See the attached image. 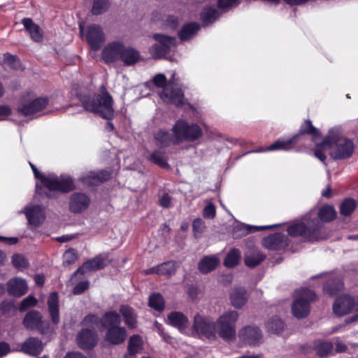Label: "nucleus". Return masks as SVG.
<instances>
[{"label": "nucleus", "mask_w": 358, "mask_h": 358, "mask_svg": "<svg viewBox=\"0 0 358 358\" xmlns=\"http://www.w3.org/2000/svg\"><path fill=\"white\" fill-rule=\"evenodd\" d=\"M355 150L352 141L343 136L339 127H334L329 131L328 135L321 143L315 148V156L320 161L326 159L325 152H329L334 159H345L350 157Z\"/></svg>", "instance_id": "1"}, {"label": "nucleus", "mask_w": 358, "mask_h": 358, "mask_svg": "<svg viewBox=\"0 0 358 358\" xmlns=\"http://www.w3.org/2000/svg\"><path fill=\"white\" fill-rule=\"evenodd\" d=\"M78 97L85 110L98 114L108 120L113 119L114 101L105 85L101 86L100 94H94L92 96L89 94H78ZM106 129L110 131H113V123L108 121Z\"/></svg>", "instance_id": "2"}, {"label": "nucleus", "mask_w": 358, "mask_h": 358, "mask_svg": "<svg viewBox=\"0 0 358 358\" xmlns=\"http://www.w3.org/2000/svg\"><path fill=\"white\" fill-rule=\"evenodd\" d=\"M29 166L33 171L34 178L41 181L43 186L46 188L48 192H45L44 195L48 199H56L55 192L62 194L71 192L76 189L73 178L67 175H60L57 176L55 173L45 176L41 173L36 166L31 162H29Z\"/></svg>", "instance_id": "3"}, {"label": "nucleus", "mask_w": 358, "mask_h": 358, "mask_svg": "<svg viewBox=\"0 0 358 358\" xmlns=\"http://www.w3.org/2000/svg\"><path fill=\"white\" fill-rule=\"evenodd\" d=\"M224 338V315H220L217 322L209 317L195 315L192 326V335L199 338L214 340L216 335Z\"/></svg>", "instance_id": "4"}, {"label": "nucleus", "mask_w": 358, "mask_h": 358, "mask_svg": "<svg viewBox=\"0 0 358 358\" xmlns=\"http://www.w3.org/2000/svg\"><path fill=\"white\" fill-rule=\"evenodd\" d=\"M306 224L303 222H295L288 227L287 231L292 237H302L309 241L320 239V229L322 228V223L317 218H310V215L305 217Z\"/></svg>", "instance_id": "5"}, {"label": "nucleus", "mask_w": 358, "mask_h": 358, "mask_svg": "<svg viewBox=\"0 0 358 358\" xmlns=\"http://www.w3.org/2000/svg\"><path fill=\"white\" fill-rule=\"evenodd\" d=\"M305 134L310 135L313 138V141H315L320 136L319 130L313 125L310 120H307L301 124L299 132L292 138L287 140L279 138L266 149L257 150V152L275 151L279 150H288L290 149V145L292 143H296L301 136Z\"/></svg>", "instance_id": "6"}, {"label": "nucleus", "mask_w": 358, "mask_h": 358, "mask_svg": "<svg viewBox=\"0 0 358 358\" xmlns=\"http://www.w3.org/2000/svg\"><path fill=\"white\" fill-rule=\"evenodd\" d=\"M315 294L311 290L303 288L298 292V296L293 301L292 312L294 317L303 318L310 313V302L314 300Z\"/></svg>", "instance_id": "7"}, {"label": "nucleus", "mask_w": 358, "mask_h": 358, "mask_svg": "<svg viewBox=\"0 0 358 358\" xmlns=\"http://www.w3.org/2000/svg\"><path fill=\"white\" fill-rule=\"evenodd\" d=\"M86 41L91 50L97 51L105 43V34L99 24H92L87 27Z\"/></svg>", "instance_id": "8"}, {"label": "nucleus", "mask_w": 358, "mask_h": 358, "mask_svg": "<svg viewBox=\"0 0 358 358\" xmlns=\"http://www.w3.org/2000/svg\"><path fill=\"white\" fill-rule=\"evenodd\" d=\"M76 340L80 349L91 350L96 346L99 337L94 329L83 328L78 331Z\"/></svg>", "instance_id": "9"}, {"label": "nucleus", "mask_w": 358, "mask_h": 358, "mask_svg": "<svg viewBox=\"0 0 358 358\" xmlns=\"http://www.w3.org/2000/svg\"><path fill=\"white\" fill-rule=\"evenodd\" d=\"M22 324L27 329H37L42 334H44L48 329V324L43 320L41 313L35 310L26 313Z\"/></svg>", "instance_id": "10"}, {"label": "nucleus", "mask_w": 358, "mask_h": 358, "mask_svg": "<svg viewBox=\"0 0 358 358\" xmlns=\"http://www.w3.org/2000/svg\"><path fill=\"white\" fill-rule=\"evenodd\" d=\"M48 103L49 99L48 96H40L27 103L22 104V106L17 108V111L24 117H30L42 111Z\"/></svg>", "instance_id": "11"}, {"label": "nucleus", "mask_w": 358, "mask_h": 358, "mask_svg": "<svg viewBox=\"0 0 358 358\" xmlns=\"http://www.w3.org/2000/svg\"><path fill=\"white\" fill-rule=\"evenodd\" d=\"M108 265L106 258L101 255L85 261L72 275V278L77 275H84L88 271H96L104 268Z\"/></svg>", "instance_id": "12"}, {"label": "nucleus", "mask_w": 358, "mask_h": 358, "mask_svg": "<svg viewBox=\"0 0 358 358\" xmlns=\"http://www.w3.org/2000/svg\"><path fill=\"white\" fill-rule=\"evenodd\" d=\"M354 309L358 310V308H355L354 299L349 295H343L338 297L333 304L334 313L338 316L348 315Z\"/></svg>", "instance_id": "13"}, {"label": "nucleus", "mask_w": 358, "mask_h": 358, "mask_svg": "<svg viewBox=\"0 0 358 358\" xmlns=\"http://www.w3.org/2000/svg\"><path fill=\"white\" fill-rule=\"evenodd\" d=\"M262 332L259 327L248 326L239 332V338L244 343L250 345H258L262 339Z\"/></svg>", "instance_id": "14"}, {"label": "nucleus", "mask_w": 358, "mask_h": 358, "mask_svg": "<svg viewBox=\"0 0 358 358\" xmlns=\"http://www.w3.org/2000/svg\"><path fill=\"white\" fill-rule=\"evenodd\" d=\"M111 176V172L107 170H101L97 172L90 171L79 178V181L87 186L98 185L108 181Z\"/></svg>", "instance_id": "15"}, {"label": "nucleus", "mask_w": 358, "mask_h": 358, "mask_svg": "<svg viewBox=\"0 0 358 358\" xmlns=\"http://www.w3.org/2000/svg\"><path fill=\"white\" fill-rule=\"evenodd\" d=\"M264 248L271 250H279L285 248L288 244V238L282 234L275 233L265 237L262 241Z\"/></svg>", "instance_id": "16"}, {"label": "nucleus", "mask_w": 358, "mask_h": 358, "mask_svg": "<svg viewBox=\"0 0 358 358\" xmlns=\"http://www.w3.org/2000/svg\"><path fill=\"white\" fill-rule=\"evenodd\" d=\"M123 43L114 41L108 43L102 50L101 57L106 64H111L120 59Z\"/></svg>", "instance_id": "17"}, {"label": "nucleus", "mask_w": 358, "mask_h": 358, "mask_svg": "<svg viewBox=\"0 0 358 358\" xmlns=\"http://www.w3.org/2000/svg\"><path fill=\"white\" fill-rule=\"evenodd\" d=\"M90 199L84 193H73L69 199V210L75 213L85 210L90 206Z\"/></svg>", "instance_id": "18"}, {"label": "nucleus", "mask_w": 358, "mask_h": 358, "mask_svg": "<svg viewBox=\"0 0 358 358\" xmlns=\"http://www.w3.org/2000/svg\"><path fill=\"white\" fill-rule=\"evenodd\" d=\"M248 299V292L243 287H234L229 293L230 303L235 308H243L246 304Z\"/></svg>", "instance_id": "19"}, {"label": "nucleus", "mask_w": 358, "mask_h": 358, "mask_svg": "<svg viewBox=\"0 0 358 358\" xmlns=\"http://www.w3.org/2000/svg\"><path fill=\"white\" fill-rule=\"evenodd\" d=\"M127 337L125 327L119 325L106 330L105 339L110 344L117 345L123 343Z\"/></svg>", "instance_id": "20"}, {"label": "nucleus", "mask_w": 358, "mask_h": 358, "mask_svg": "<svg viewBox=\"0 0 358 358\" xmlns=\"http://www.w3.org/2000/svg\"><path fill=\"white\" fill-rule=\"evenodd\" d=\"M28 290L26 281L21 278H13L7 282V292L9 295L15 297H21L24 295Z\"/></svg>", "instance_id": "21"}, {"label": "nucleus", "mask_w": 358, "mask_h": 358, "mask_svg": "<svg viewBox=\"0 0 358 358\" xmlns=\"http://www.w3.org/2000/svg\"><path fill=\"white\" fill-rule=\"evenodd\" d=\"M167 320L169 324L177 328L182 333L187 329L189 324L188 317L178 311H171L167 315Z\"/></svg>", "instance_id": "22"}, {"label": "nucleus", "mask_w": 358, "mask_h": 358, "mask_svg": "<svg viewBox=\"0 0 358 358\" xmlns=\"http://www.w3.org/2000/svg\"><path fill=\"white\" fill-rule=\"evenodd\" d=\"M220 264V259L215 255L203 256L198 263L197 268L202 274H208L215 271Z\"/></svg>", "instance_id": "23"}, {"label": "nucleus", "mask_w": 358, "mask_h": 358, "mask_svg": "<svg viewBox=\"0 0 358 358\" xmlns=\"http://www.w3.org/2000/svg\"><path fill=\"white\" fill-rule=\"evenodd\" d=\"M43 350L42 341L36 337H29L21 345V350L31 356L40 355Z\"/></svg>", "instance_id": "24"}, {"label": "nucleus", "mask_w": 358, "mask_h": 358, "mask_svg": "<svg viewBox=\"0 0 358 358\" xmlns=\"http://www.w3.org/2000/svg\"><path fill=\"white\" fill-rule=\"evenodd\" d=\"M26 216L29 224L38 227L45 220V208L42 206H34L27 210Z\"/></svg>", "instance_id": "25"}, {"label": "nucleus", "mask_w": 358, "mask_h": 358, "mask_svg": "<svg viewBox=\"0 0 358 358\" xmlns=\"http://www.w3.org/2000/svg\"><path fill=\"white\" fill-rule=\"evenodd\" d=\"M143 349V341L138 334H134L129 337L127 343V352L123 358H136L138 353Z\"/></svg>", "instance_id": "26"}, {"label": "nucleus", "mask_w": 358, "mask_h": 358, "mask_svg": "<svg viewBox=\"0 0 358 358\" xmlns=\"http://www.w3.org/2000/svg\"><path fill=\"white\" fill-rule=\"evenodd\" d=\"M238 314L236 311L231 310L225 314V341H233L236 338V322Z\"/></svg>", "instance_id": "27"}, {"label": "nucleus", "mask_w": 358, "mask_h": 358, "mask_svg": "<svg viewBox=\"0 0 358 358\" xmlns=\"http://www.w3.org/2000/svg\"><path fill=\"white\" fill-rule=\"evenodd\" d=\"M188 129V122L183 120H178L171 128L173 134V145H178L185 141V135L187 134Z\"/></svg>", "instance_id": "28"}, {"label": "nucleus", "mask_w": 358, "mask_h": 358, "mask_svg": "<svg viewBox=\"0 0 358 358\" xmlns=\"http://www.w3.org/2000/svg\"><path fill=\"white\" fill-rule=\"evenodd\" d=\"M159 96L164 101H167L176 107H181L184 104V93L180 88H173L170 92L163 90Z\"/></svg>", "instance_id": "29"}, {"label": "nucleus", "mask_w": 358, "mask_h": 358, "mask_svg": "<svg viewBox=\"0 0 358 358\" xmlns=\"http://www.w3.org/2000/svg\"><path fill=\"white\" fill-rule=\"evenodd\" d=\"M48 307L52 324L57 325L60 322L59 297L57 292H53L50 293L48 299Z\"/></svg>", "instance_id": "30"}, {"label": "nucleus", "mask_w": 358, "mask_h": 358, "mask_svg": "<svg viewBox=\"0 0 358 358\" xmlns=\"http://www.w3.org/2000/svg\"><path fill=\"white\" fill-rule=\"evenodd\" d=\"M120 313L124 318L125 325L129 329H136L137 327V314L135 310L129 305H121L120 306Z\"/></svg>", "instance_id": "31"}, {"label": "nucleus", "mask_w": 358, "mask_h": 358, "mask_svg": "<svg viewBox=\"0 0 358 358\" xmlns=\"http://www.w3.org/2000/svg\"><path fill=\"white\" fill-rule=\"evenodd\" d=\"M122 318L120 313L115 310L106 312L101 317L100 324L101 327L108 330L110 328L121 325Z\"/></svg>", "instance_id": "32"}, {"label": "nucleus", "mask_w": 358, "mask_h": 358, "mask_svg": "<svg viewBox=\"0 0 358 358\" xmlns=\"http://www.w3.org/2000/svg\"><path fill=\"white\" fill-rule=\"evenodd\" d=\"M201 29L198 22H192L184 24L178 32V36L182 41H187L195 36Z\"/></svg>", "instance_id": "33"}, {"label": "nucleus", "mask_w": 358, "mask_h": 358, "mask_svg": "<svg viewBox=\"0 0 358 358\" xmlns=\"http://www.w3.org/2000/svg\"><path fill=\"white\" fill-rule=\"evenodd\" d=\"M141 55L134 48H127L123 44L120 58L125 66H131L139 62Z\"/></svg>", "instance_id": "34"}, {"label": "nucleus", "mask_w": 358, "mask_h": 358, "mask_svg": "<svg viewBox=\"0 0 358 358\" xmlns=\"http://www.w3.org/2000/svg\"><path fill=\"white\" fill-rule=\"evenodd\" d=\"M26 31L29 34L31 38L35 42H41L43 40V34L40 27L34 22L31 18L24 17L22 20Z\"/></svg>", "instance_id": "35"}, {"label": "nucleus", "mask_w": 358, "mask_h": 358, "mask_svg": "<svg viewBox=\"0 0 358 358\" xmlns=\"http://www.w3.org/2000/svg\"><path fill=\"white\" fill-rule=\"evenodd\" d=\"M220 17L217 8L214 6H206L200 13V19L203 27H208L214 23Z\"/></svg>", "instance_id": "36"}, {"label": "nucleus", "mask_w": 358, "mask_h": 358, "mask_svg": "<svg viewBox=\"0 0 358 358\" xmlns=\"http://www.w3.org/2000/svg\"><path fill=\"white\" fill-rule=\"evenodd\" d=\"M155 141L159 148H166L171 144L173 145V135L165 129H160L155 134Z\"/></svg>", "instance_id": "37"}, {"label": "nucleus", "mask_w": 358, "mask_h": 358, "mask_svg": "<svg viewBox=\"0 0 358 358\" xmlns=\"http://www.w3.org/2000/svg\"><path fill=\"white\" fill-rule=\"evenodd\" d=\"M266 256L258 250H253L248 252L245 257V264L248 267H255L262 262Z\"/></svg>", "instance_id": "38"}, {"label": "nucleus", "mask_w": 358, "mask_h": 358, "mask_svg": "<svg viewBox=\"0 0 358 358\" xmlns=\"http://www.w3.org/2000/svg\"><path fill=\"white\" fill-rule=\"evenodd\" d=\"M153 38L159 45L170 52L172 47L176 45V39L173 36H169L162 34H155Z\"/></svg>", "instance_id": "39"}, {"label": "nucleus", "mask_w": 358, "mask_h": 358, "mask_svg": "<svg viewBox=\"0 0 358 358\" xmlns=\"http://www.w3.org/2000/svg\"><path fill=\"white\" fill-rule=\"evenodd\" d=\"M158 267L159 275L170 278L176 274L178 265L176 261L171 260L158 264Z\"/></svg>", "instance_id": "40"}, {"label": "nucleus", "mask_w": 358, "mask_h": 358, "mask_svg": "<svg viewBox=\"0 0 358 358\" xmlns=\"http://www.w3.org/2000/svg\"><path fill=\"white\" fill-rule=\"evenodd\" d=\"M187 131V134L184 136L185 141L194 142L199 139L203 135L202 129L196 123H188Z\"/></svg>", "instance_id": "41"}, {"label": "nucleus", "mask_w": 358, "mask_h": 358, "mask_svg": "<svg viewBox=\"0 0 358 358\" xmlns=\"http://www.w3.org/2000/svg\"><path fill=\"white\" fill-rule=\"evenodd\" d=\"M148 161L157 165L160 168L169 169L170 165L167 162V159L164 157V154L159 150L153 151L148 157Z\"/></svg>", "instance_id": "42"}, {"label": "nucleus", "mask_w": 358, "mask_h": 358, "mask_svg": "<svg viewBox=\"0 0 358 358\" xmlns=\"http://www.w3.org/2000/svg\"><path fill=\"white\" fill-rule=\"evenodd\" d=\"M276 225L268 226H259V227H250L245 224H238L234 228V236L236 237L243 236L252 231V229L255 231H259L265 229H269L275 227Z\"/></svg>", "instance_id": "43"}, {"label": "nucleus", "mask_w": 358, "mask_h": 358, "mask_svg": "<svg viewBox=\"0 0 358 358\" xmlns=\"http://www.w3.org/2000/svg\"><path fill=\"white\" fill-rule=\"evenodd\" d=\"M148 306L157 311H163L165 308L164 297L159 292L152 293L149 296Z\"/></svg>", "instance_id": "44"}, {"label": "nucleus", "mask_w": 358, "mask_h": 358, "mask_svg": "<svg viewBox=\"0 0 358 358\" xmlns=\"http://www.w3.org/2000/svg\"><path fill=\"white\" fill-rule=\"evenodd\" d=\"M317 215L318 217L314 218H317L320 222H330L336 217V212L333 206H325L319 210Z\"/></svg>", "instance_id": "45"}, {"label": "nucleus", "mask_w": 358, "mask_h": 358, "mask_svg": "<svg viewBox=\"0 0 358 358\" xmlns=\"http://www.w3.org/2000/svg\"><path fill=\"white\" fill-rule=\"evenodd\" d=\"M314 350L320 357L329 355L333 350V344L329 341H317L314 343Z\"/></svg>", "instance_id": "46"}, {"label": "nucleus", "mask_w": 358, "mask_h": 358, "mask_svg": "<svg viewBox=\"0 0 358 358\" xmlns=\"http://www.w3.org/2000/svg\"><path fill=\"white\" fill-rule=\"evenodd\" d=\"M109 0H93L91 12L94 15L105 13L109 8Z\"/></svg>", "instance_id": "47"}, {"label": "nucleus", "mask_w": 358, "mask_h": 358, "mask_svg": "<svg viewBox=\"0 0 358 358\" xmlns=\"http://www.w3.org/2000/svg\"><path fill=\"white\" fill-rule=\"evenodd\" d=\"M241 259V252L234 248L231 250L225 257V266L234 267L236 266Z\"/></svg>", "instance_id": "48"}, {"label": "nucleus", "mask_w": 358, "mask_h": 358, "mask_svg": "<svg viewBox=\"0 0 358 358\" xmlns=\"http://www.w3.org/2000/svg\"><path fill=\"white\" fill-rule=\"evenodd\" d=\"M266 327L268 331L279 334L284 329V323L278 317H272L266 322Z\"/></svg>", "instance_id": "49"}, {"label": "nucleus", "mask_w": 358, "mask_h": 358, "mask_svg": "<svg viewBox=\"0 0 358 358\" xmlns=\"http://www.w3.org/2000/svg\"><path fill=\"white\" fill-rule=\"evenodd\" d=\"M206 228V226L205 222L201 218H196L192 223V231L194 238H200Z\"/></svg>", "instance_id": "50"}, {"label": "nucleus", "mask_w": 358, "mask_h": 358, "mask_svg": "<svg viewBox=\"0 0 358 358\" xmlns=\"http://www.w3.org/2000/svg\"><path fill=\"white\" fill-rule=\"evenodd\" d=\"M3 62L13 70H17L20 64L18 57L17 55H11L9 52L3 54Z\"/></svg>", "instance_id": "51"}, {"label": "nucleus", "mask_w": 358, "mask_h": 358, "mask_svg": "<svg viewBox=\"0 0 358 358\" xmlns=\"http://www.w3.org/2000/svg\"><path fill=\"white\" fill-rule=\"evenodd\" d=\"M343 287V283L340 279H336L333 282H328L324 290L331 296L336 294Z\"/></svg>", "instance_id": "52"}, {"label": "nucleus", "mask_w": 358, "mask_h": 358, "mask_svg": "<svg viewBox=\"0 0 358 358\" xmlns=\"http://www.w3.org/2000/svg\"><path fill=\"white\" fill-rule=\"evenodd\" d=\"M64 266H67L76 263L78 259V252L74 248H69L63 255Z\"/></svg>", "instance_id": "53"}, {"label": "nucleus", "mask_w": 358, "mask_h": 358, "mask_svg": "<svg viewBox=\"0 0 358 358\" xmlns=\"http://www.w3.org/2000/svg\"><path fill=\"white\" fill-rule=\"evenodd\" d=\"M150 53L153 59H161L169 55V52L161 47L158 43H155L151 46Z\"/></svg>", "instance_id": "54"}, {"label": "nucleus", "mask_w": 358, "mask_h": 358, "mask_svg": "<svg viewBox=\"0 0 358 358\" xmlns=\"http://www.w3.org/2000/svg\"><path fill=\"white\" fill-rule=\"evenodd\" d=\"M12 264L17 269L27 268L29 266L28 260L20 254H15L12 257Z\"/></svg>", "instance_id": "55"}, {"label": "nucleus", "mask_w": 358, "mask_h": 358, "mask_svg": "<svg viewBox=\"0 0 358 358\" xmlns=\"http://www.w3.org/2000/svg\"><path fill=\"white\" fill-rule=\"evenodd\" d=\"M356 203L355 200L352 199H347L341 204V213L343 215H349L354 211Z\"/></svg>", "instance_id": "56"}, {"label": "nucleus", "mask_w": 358, "mask_h": 358, "mask_svg": "<svg viewBox=\"0 0 358 358\" xmlns=\"http://www.w3.org/2000/svg\"><path fill=\"white\" fill-rule=\"evenodd\" d=\"M37 303L38 301L36 297L32 295H29L20 302L19 310L20 312H24L27 309L36 306Z\"/></svg>", "instance_id": "57"}, {"label": "nucleus", "mask_w": 358, "mask_h": 358, "mask_svg": "<svg viewBox=\"0 0 358 358\" xmlns=\"http://www.w3.org/2000/svg\"><path fill=\"white\" fill-rule=\"evenodd\" d=\"M101 319L95 314H88L81 321L80 324L83 327H93L100 324Z\"/></svg>", "instance_id": "58"}, {"label": "nucleus", "mask_w": 358, "mask_h": 358, "mask_svg": "<svg viewBox=\"0 0 358 358\" xmlns=\"http://www.w3.org/2000/svg\"><path fill=\"white\" fill-rule=\"evenodd\" d=\"M152 83L157 87L164 90L167 85V79L164 74L158 73L153 77Z\"/></svg>", "instance_id": "59"}, {"label": "nucleus", "mask_w": 358, "mask_h": 358, "mask_svg": "<svg viewBox=\"0 0 358 358\" xmlns=\"http://www.w3.org/2000/svg\"><path fill=\"white\" fill-rule=\"evenodd\" d=\"M90 287L88 280L79 282L73 289V294L75 295H80L85 292Z\"/></svg>", "instance_id": "60"}, {"label": "nucleus", "mask_w": 358, "mask_h": 358, "mask_svg": "<svg viewBox=\"0 0 358 358\" xmlns=\"http://www.w3.org/2000/svg\"><path fill=\"white\" fill-rule=\"evenodd\" d=\"M216 213L215 207L213 203H209L205 206L203 210V216L205 218L213 219Z\"/></svg>", "instance_id": "61"}, {"label": "nucleus", "mask_w": 358, "mask_h": 358, "mask_svg": "<svg viewBox=\"0 0 358 358\" xmlns=\"http://www.w3.org/2000/svg\"><path fill=\"white\" fill-rule=\"evenodd\" d=\"M159 204L165 208H170L171 206V197L168 193H164L159 198Z\"/></svg>", "instance_id": "62"}, {"label": "nucleus", "mask_w": 358, "mask_h": 358, "mask_svg": "<svg viewBox=\"0 0 358 358\" xmlns=\"http://www.w3.org/2000/svg\"><path fill=\"white\" fill-rule=\"evenodd\" d=\"M12 113L11 108L8 106H0V120H5Z\"/></svg>", "instance_id": "63"}, {"label": "nucleus", "mask_w": 358, "mask_h": 358, "mask_svg": "<svg viewBox=\"0 0 358 358\" xmlns=\"http://www.w3.org/2000/svg\"><path fill=\"white\" fill-rule=\"evenodd\" d=\"M10 350V345L6 342H0V358L9 353Z\"/></svg>", "instance_id": "64"}]
</instances>
